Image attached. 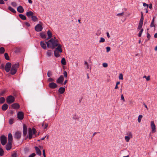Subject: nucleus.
Instances as JSON below:
<instances>
[{"mask_svg": "<svg viewBox=\"0 0 157 157\" xmlns=\"http://www.w3.org/2000/svg\"><path fill=\"white\" fill-rule=\"evenodd\" d=\"M13 122V119L12 118L10 119L9 122L10 124H12Z\"/></svg>", "mask_w": 157, "mask_h": 157, "instance_id": "864d4df0", "label": "nucleus"}, {"mask_svg": "<svg viewBox=\"0 0 157 157\" xmlns=\"http://www.w3.org/2000/svg\"><path fill=\"white\" fill-rule=\"evenodd\" d=\"M121 100H123V102H124L125 101V100L123 95V94H122L121 95Z\"/></svg>", "mask_w": 157, "mask_h": 157, "instance_id": "774afa93", "label": "nucleus"}, {"mask_svg": "<svg viewBox=\"0 0 157 157\" xmlns=\"http://www.w3.org/2000/svg\"><path fill=\"white\" fill-rule=\"evenodd\" d=\"M11 5L13 7H16L17 6V4L15 2H12L11 3Z\"/></svg>", "mask_w": 157, "mask_h": 157, "instance_id": "49530a36", "label": "nucleus"}, {"mask_svg": "<svg viewBox=\"0 0 157 157\" xmlns=\"http://www.w3.org/2000/svg\"><path fill=\"white\" fill-rule=\"evenodd\" d=\"M101 33V31H100V30H98L97 31V33H96V34L97 35V36H99Z\"/></svg>", "mask_w": 157, "mask_h": 157, "instance_id": "69168bd1", "label": "nucleus"}, {"mask_svg": "<svg viewBox=\"0 0 157 157\" xmlns=\"http://www.w3.org/2000/svg\"><path fill=\"white\" fill-rule=\"evenodd\" d=\"M27 127L25 124H24L23 125V134L24 136H25L27 133Z\"/></svg>", "mask_w": 157, "mask_h": 157, "instance_id": "ddd939ff", "label": "nucleus"}, {"mask_svg": "<svg viewBox=\"0 0 157 157\" xmlns=\"http://www.w3.org/2000/svg\"><path fill=\"white\" fill-rule=\"evenodd\" d=\"M151 126L152 129V132L153 133L155 132H156V126L153 121H151Z\"/></svg>", "mask_w": 157, "mask_h": 157, "instance_id": "6e6552de", "label": "nucleus"}, {"mask_svg": "<svg viewBox=\"0 0 157 157\" xmlns=\"http://www.w3.org/2000/svg\"><path fill=\"white\" fill-rule=\"evenodd\" d=\"M48 82H53L54 81V80L53 78H50L48 79Z\"/></svg>", "mask_w": 157, "mask_h": 157, "instance_id": "603ef678", "label": "nucleus"}, {"mask_svg": "<svg viewBox=\"0 0 157 157\" xmlns=\"http://www.w3.org/2000/svg\"><path fill=\"white\" fill-rule=\"evenodd\" d=\"M124 14V12H122L121 13H118L117 15L118 16H122Z\"/></svg>", "mask_w": 157, "mask_h": 157, "instance_id": "680f3d73", "label": "nucleus"}, {"mask_svg": "<svg viewBox=\"0 0 157 157\" xmlns=\"http://www.w3.org/2000/svg\"><path fill=\"white\" fill-rule=\"evenodd\" d=\"M143 23H139V25L137 28V29H141V28L142 27L143 25Z\"/></svg>", "mask_w": 157, "mask_h": 157, "instance_id": "a19ab883", "label": "nucleus"}, {"mask_svg": "<svg viewBox=\"0 0 157 157\" xmlns=\"http://www.w3.org/2000/svg\"><path fill=\"white\" fill-rule=\"evenodd\" d=\"M144 19V17H143V14L142 13L141 17L140 20L139 22L143 23Z\"/></svg>", "mask_w": 157, "mask_h": 157, "instance_id": "c03bdc74", "label": "nucleus"}, {"mask_svg": "<svg viewBox=\"0 0 157 157\" xmlns=\"http://www.w3.org/2000/svg\"><path fill=\"white\" fill-rule=\"evenodd\" d=\"M32 130L33 134V138L36 137L37 136H38L39 135V133H38V134L37 135H36V133H37V131H36V129L35 128H33L32 129Z\"/></svg>", "mask_w": 157, "mask_h": 157, "instance_id": "393cba45", "label": "nucleus"}, {"mask_svg": "<svg viewBox=\"0 0 157 157\" xmlns=\"http://www.w3.org/2000/svg\"><path fill=\"white\" fill-rule=\"evenodd\" d=\"M33 14L34 13H33V12L31 11L27 12L26 13L27 16L29 18L32 17V16L33 15Z\"/></svg>", "mask_w": 157, "mask_h": 157, "instance_id": "6ab92c4d", "label": "nucleus"}, {"mask_svg": "<svg viewBox=\"0 0 157 157\" xmlns=\"http://www.w3.org/2000/svg\"><path fill=\"white\" fill-rule=\"evenodd\" d=\"M106 49L107 52H108L110 50L111 48L110 47H106Z\"/></svg>", "mask_w": 157, "mask_h": 157, "instance_id": "e2e57ef3", "label": "nucleus"}, {"mask_svg": "<svg viewBox=\"0 0 157 157\" xmlns=\"http://www.w3.org/2000/svg\"><path fill=\"white\" fill-rule=\"evenodd\" d=\"M19 63H15L13 64L11 67L17 70V69L19 67Z\"/></svg>", "mask_w": 157, "mask_h": 157, "instance_id": "a878e982", "label": "nucleus"}, {"mask_svg": "<svg viewBox=\"0 0 157 157\" xmlns=\"http://www.w3.org/2000/svg\"><path fill=\"white\" fill-rule=\"evenodd\" d=\"M8 108V105L6 104H4L2 106V109L3 111L6 110Z\"/></svg>", "mask_w": 157, "mask_h": 157, "instance_id": "4be33fe9", "label": "nucleus"}, {"mask_svg": "<svg viewBox=\"0 0 157 157\" xmlns=\"http://www.w3.org/2000/svg\"><path fill=\"white\" fill-rule=\"evenodd\" d=\"M11 63H10L8 62L7 63L5 66V70L7 72H9L10 69L11 68Z\"/></svg>", "mask_w": 157, "mask_h": 157, "instance_id": "423d86ee", "label": "nucleus"}, {"mask_svg": "<svg viewBox=\"0 0 157 157\" xmlns=\"http://www.w3.org/2000/svg\"><path fill=\"white\" fill-rule=\"evenodd\" d=\"M143 117V116L142 115H140L139 116L138 119V121L139 123L140 122L141 119L142 117Z\"/></svg>", "mask_w": 157, "mask_h": 157, "instance_id": "37998d69", "label": "nucleus"}, {"mask_svg": "<svg viewBox=\"0 0 157 157\" xmlns=\"http://www.w3.org/2000/svg\"><path fill=\"white\" fill-rule=\"evenodd\" d=\"M105 39L103 37H101L100 38V40H99V42L100 43H103V42H105Z\"/></svg>", "mask_w": 157, "mask_h": 157, "instance_id": "09e8293b", "label": "nucleus"}, {"mask_svg": "<svg viewBox=\"0 0 157 157\" xmlns=\"http://www.w3.org/2000/svg\"><path fill=\"white\" fill-rule=\"evenodd\" d=\"M48 76L49 77H50L52 76V73L51 71H48L47 73Z\"/></svg>", "mask_w": 157, "mask_h": 157, "instance_id": "8fccbe9b", "label": "nucleus"}, {"mask_svg": "<svg viewBox=\"0 0 157 157\" xmlns=\"http://www.w3.org/2000/svg\"><path fill=\"white\" fill-rule=\"evenodd\" d=\"M48 48L54 49L58 45L59 41L57 39L51 38L48 41L46 42Z\"/></svg>", "mask_w": 157, "mask_h": 157, "instance_id": "f257e3e1", "label": "nucleus"}, {"mask_svg": "<svg viewBox=\"0 0 157 157\" xmlns=\"http://www.w3.org/2000/svg\"><path fill=\"white\" fill-rule=\"evenodd\" d=\"M8 10L13 13H16V11L10 6L8 7Z\"/></svg>", "mask_w": 157, "mask_h": 157, "instance_id": "c756f323", "label": "nucleus"}, {"mask_svg": "<svg viewBox=\"0 0 157 157\" xmlns=\"http://www.w3.org/2000/svg\"><path fill=\"white\" fill-rule=\"evenodd\" d=\"M48 86L50 88L54 89L57 87V85L54 82H52L49 84Z\"/></svg>", "mask_w": 157, "mask_h": 157, "instance_id": "1a4fd4ad", "label": "nucleus"}, {"mask_svg": "<svg viewBox=\"0 0 157 157\" xmlns=\"http://www.w3.org/2000/svg\"><path fill=\"white\" fill-rule=\"evenodd\" d=\"M17 153L15 151H13L11 155V157H17Z\"/></svg>", "mask_w": 157, "mask_h": 157, "instance_id": "4c0bfd02", "label": "nucleus"}, {"mask_svg": "<svg viewBox=\"0 0 157 157\" xmlns=\"http://www.w3.org/2000/svg\"><path fill=\"white\" fill-rule=\"evenodd\" d=\"M43 27L42 25L40 24H38L35 27V30L38 32L41 31Z\"/></svg>", "mask_w": 157, "mask_h": 157, "instance_id": "39448f33", "label": "nucleus"}, {"mask_svg": "<svg viewBox=\"0 0 157 157\" xmlns=\"http://www.w3.org/2000/svg\"><path fill=\"white\" fill-rule=\"evenodd\" d=\"M19 16L20 18H21V19L23 20H25L26 19V17L25 16L23 15V14H19Z\"/></svg>", "mask_w": 157, "mask_h": 157, "instance_id": "cd10ccee", "label": "nucleus"}, {"mask_svg": "<svg viewBox=\"0 0 157 157\" xmlns=\"http://www.w3.org/2000/svg\"><path fill=\"white\" fill-rule=\"evenodd\" d=\"M127 135H128L127 136H128L130 138H132V132H128L127 133Z\"/></svg>", "mask_w": 157, "mask_h": 157, "instance_id": "79ce46f5", "label": "nucleus"}, {"mask_svg": "<svg viewBox=\"0 0 157 157\" xmlns=\"http://www.w3.org/2000/svg\"><path fill=\"white\" fill-rule=\"evenodd\" d=\"M12 143L8 142V143L6 146V148L7 151L10 150L12 148Z\"/></svg>", "mask_w": 157, "mask_h": 157, "instance_id": "9d476101", "label": "nucleus"}, {"mask_svg": "<svg viewBox=\"0 0 157 157\" xmlns=\"http://www.w3.org/2000/svg\"><path fill=\"white\" fill-rule=\"evenodd\" d=\"M143 31V29H141V30L140 31V32L138 34V36L139 37H140L141 36V35H142V33Z\"/></svg>", "mask_w": 157, "mask_h": 157, "instance_id": "de8ad7c7", "label": "nucleus"}, {"mask_svg": "<svg viewBox=\"0 0 157 157\" xmlns=\"http://www.w3.org/2000/svg\"><path fill=\"white\" fill-rule=\"evenodd\" d=\"M17 117L20 120H22L24 117V115L23 112H19L17 114Z\"/></svg>", "mask_w": 157, "mask_h": 157, "instance_id": "0eeeda50", "label": "nucleus"}, {"mask_svg": "<svg viewBox=\"0 0 157 157\" xmlns=\"http://www.w3.org/2000/svg\"><path fill=\"white\" fill-rule=\"evenodd\" d=\"M8 142L12 143L13 137L11 133L9 134L8 137Z\"/></svg>", "mask_w": 157, "mask_h": 157, "instance_id": "412c9836", "label": "nucleus"}, {"mask_svg": "<svg viewBox=\"0 0 157 157\" xmlns=\"http://www.w3.org/2000/svg\"><path fill=\"white\" fill-rule=\"evenodd\" d=\"M47 55L48 56H50L52 55V53L50 51H48L47 52Z\"/></svg>", "mask_w": 157, "mask_h": 157, "instance_id": "052dcab7", "label": "nucleus"}, {"mask_svg": "<svg viewBox=\"0 0 157 157\" xmlns=\"http://www.w3.org/2000/svg\"><path fill=\"white\" fill-rule=\"evenodd\" d=\"M5 98L3 97L0 98V104L4 103L5 101Z\"/></svg>", "mask_w": 157, "mask_h": 157, "instance_id": "c9c22d12", "label": "nucleus"}, {"mask_svg": "<svg viewBox=\"0 0 157 157\" xmlns=\"http://www.w3.org/2000/svg\"><path fill=\"white\" fill-rule=\"evenodd\" d=\"M21 132L20 131H17L15 133L14 135V137L17 139L19 140L21 138Z\"/></svg>", "mask_w": 157, "mask_h": 157, "instance_id": "20e7f679", "label": "nucleus"}, {"mask_svg": "<svg viewBox=\"0 0 157 157\" xmlns=\"http://www.w3.org/2000/svg\"><path fill=\"white\" fill-rule=\"evenodd\" d=\"M7 102L9 104L13 102L14 101V98L12 95H10L6 98Z\"/></svg>", "mask_w": 157, "mask_h": 157, "instance_id": "7ed1b4c3", "label": "nucleus"}, {"mask_svg": "<svg viewBox=\"0 0 157 157\" xmlns=\"http://www.w3.org/2000/svg\"><path fill=\"white\" fill-rule=\"evenodd\" d=\"M4 151L3 149L1 147H0V155L1 156H3L4 155Z\"/></svg>", "mask_w": 157, "mask_h": 157, "instance_id": "ea45409f", "label": "nucleus"}, {"mask_svg": "<svg viewBox=\"0 0 157 157\" xmlns=\"http://www.w3.org/2000/svg\"><path fill=\"white\" fill-rule=\"evenodd\" d=\"M46 42H45L44 41H42L40 42V45L44 49H46Z\"/></svg>", "mask_w": 157, "mask_h": 157, "instance_id": "2eb2a0df", "label": "nucleus"}, {"mask_svg": "<svg viewBox=\"0 0 157 157\" xmlns=\"http://www.w3.org/2000/svg\"><path fill=\"white\" fill-rule=\"evenodd\" d=\"M61 63L63 65H66V62L65 58H62L61 61Z\"/></svg>", "mask_w": 157, "mask_h": 157, "instance_id": "2f4dec72", "label": "nucleus"}, {"mask_svg": "<svg viewBox=\"0 0 157 157\" xmlns=\"http://www.w3.org/2000/svg\"><path fill=\"white\" fill-rule=\"evenodd\" d=\"M6 92L5 90H3L0 93V95L1 96H3V94Z\"/></svg>", "mask_w": 157, "mask_h": 157, "instance_id": "4d7b16f0", "label": "nucleus"}, {"mask_svg": "<svg viewBox=\"0 0 157 157\" xmlns=\"http://www.w3.org/2000/svg\"><path fill=\"white\" fill-rule=\"evenodd\" d=\"M154 19H155V17H153V19L152 20V21L151 22V23L150 25V27H155V25H154Z\"/></svg>", "mask_w": 157, "mask_h": 157, "instance_id": "f704fd0d", "label": "nucleus"}, {"mask_svg": "<svg viewBox=\"0 0 157 157\" xmlns=\"http://www.w3.org/2000/svg\"><path fill=\"white\" fill-rule=\"evenodd\" d=\"M5 51V49L4 47H1L0 48V53L3 54Z\"/></svg>", "mask_w": 157, "mask_h": 157, "instance_id": "e433bc0d", "label": "nucleus"}, {"mask_svg": "<svg viewBox=\"0 0 157 157\" xmlns=\"http://www.w3.org/2000/svg\"><path fill=\"white\" fill-rule=\"evenodd\" d=\"M14 52L15 53H18L20 52V49L19 48H16Z\"/></svg>", "mask_w": 157, "mask_h": 157, "instance_id": "6e6d98bb", "label": "nucleus"}, {"mask_svg": "<svg viewBox=\"0 0 157 157\" xmlns=\"http://www.w3.org/2000/svg\"><path fill=\"white\" fill-rule=\"evenodd\" d=\"M64 80V78L63 75H61L57 79L56 82L59 84H62Z\"/></svg>", "mask_w": 157, "mask_h": 157, "instance_id": "9b49d317", "label": "nucleus"}, {"mask_svg": "<svg viewBox=\"0 0 157 157\" xmlns=\"http://www.w3.org/2000/svg\"><path fill=\"white\" fill-rule=\"evenodd\" d=\"M143 5L144 6H146L147 8H148L149 7V5L148 4H147L145 3H143Z\"/></svg>", "mask_w": 157, "mask_h": 157, "instance_id": "0e129e2a", "label": "nucleus"}, {"mask_svg": "<svg viewBox=\"0 0 157 157\" xmlns=\"http://www.w3.org/2000/svg\"><path fill=\"white\" fill-rule=\"evenodd\" d=\"M58 91L60 94H63L65 91V88L64 87H60L59 88Z\"/></svg>", "mask_w": 157, "mask_h": 157, "instance_id": "5701e85b", "label": "nucleus"}, {"mask_svg": "<svg viewBox=\"0 0 157 157\" xmlns=\"http://www.w3.org/2000/svg\"><path fill=\"white\" fill-rule=\"evenodd\" d=\"M19 63H15L13 64L11 67L17 70V69L19 67Z\"/></svg>", "mask_w": 157, "mask_h": 157, "instance_id": "bb28decb", "label": "nucleus"}, {"mask_svg": "<svg viewBox=\"0 0 157 157\" xmlns=\"http://www.w3.org/2000/svg\"><path fill=\"white\" fill-rule=\"evenodd\" d=\"M102 66L104 67H108V64L106 63H103L102 64Z\"/></svg>", "mask_w": 157, "mask_h": 157, "instance_id": "13d9d810", "label": "nucleus"}, {"mask_svg": "<svg viewBox=\"0 0 157 157\" xmlns=\"http://www.w3.org/2000/svg\"><path fill=\"white\" fill-rule=\"evenodd\" d=\"M63 74L65 77L67 78V73L66 71H64L63 72Z\"/></svg>", "mask_w": 157, "mask_h": 157, "instance_id": "5fc2aeb1", "label": "nucleus"}, {"mask_svg": "<svg viewBox=\"0 0 157 157\" xmlns=\"http://www.w3.org/2000/svg\"><path fill=\"white\" fill-rule=\"evenodd\" d=\"M4 56L5 59L7 60H9L10 59L8 56V54L7 53H6L4 54Z\"/></svg>", "mask_w": 157, "mask_h": 157, "instance_id": "58836bf2", "label": "nucleus"}, {"mask_svg": "<svg viewBox=\"0 0 157 157\" xmlns=\"http://www.w3.org/2000/svg\"><path fill=\"white\" fill-rule=\"evenodd\" d=\"M54 54L55 56L56 57H58L59 56V54L58 51H55L54 52Z\"/></svg>", "mask_w": 157, "mask_h": 157, "instance_id": "72a5a7b5", "label": "nucleus"}, {"mask_svg": "<svg viewBox=\"0 0 157 157\" xmlns=\"http://www.w3.org/2000/svg\"><path fill=\"white\" fill-rule=\"evenodd\" d=\"M36 155V154L33 153L30 155L28 157H34Z\"/></svg>", "mask_w": 157, "mask_h": 157, "instance_id": "bf43d9fd", "label": "nucleus"}, {"mask_svg": "<svg viewBox=\"0 0 157 157\" xmlns=\"http://www.w3.org/2000/svg\"><path fill=\"white\" fill-rule=\"evenodd\" d=\"M11 106L12 108L15 109H18L20 107L19 104L16 103L13 104L11 105Z\"/></svg>", "mask_w": 157, "mask_h": 157, "instance_id": "f3484780", "label": "nucleus"}, {"mask_svg": "<svg viewBox=\"0 0 157 157\" xmlns=\"http://www.w3.org/2000/svg\"><path fill=\"white\" fill-rule=\"evenodd\" d=\"M33 21L35 22L38 21V18L35 16H33V15L31 17Z\"/></svg>", "mask_w": 157, "mask_h": 157, "instance_id": "473e14b6", "label": "nucleus"}, {"mask_svg": "<svg viewBox=\"0 0 157 157\" xmlns=\"http://www.w3.org/2000/svg\"><path fill=\"white\" fill-rule=\"evenodd\" d=\"M147 37L148 38V40L151 37V35L150 34H149L148 33H147Z\"/></svg>", "mask_w": 157, "mask_h": 157, "instance_id": "338daca9", "label": "nucleus"}, {"mask_svg": "<svg viewBox=\"0 0 157 157\" xmlns=\"http://www.w3.org/2000/svg\"><path fill=\"white\" fill-rule=\"evenodd\" d=\"M40 37L42 38L45 39L46 40V38H47V36L45 33H44V32L41 33H40Z\"/></svg>", "mask_w": 157, "mask_h": 157, "instance_id": "b1692460", "label": "nucleus"}, {"mask_svg": "<svg viewBox=\"0 0 157 157\" xmlns=\"http://www.w3.org/2000/svg\"><path fill=\"white\" fill-rule=\"evenodd\" d=\"M47 34L48 36V37L46 38V40H48L52 37V33L50 30H48L47 32Z\"/></svg>", "mask_w": 157, "mask_h": 157, "instance_id": "aec40b11", "label": "nucleus"}, {"mask_svg": "<svg viewBox=\"0 0 157 157\" xmlns=\"http://www.w3.org/2000/svg\"><path fill=\"white\" fill-rule=\"evenodd\" d=\"M57 47L56 48L55 51L59 52H62L63 50L61 48L62 46L60 44L58 43V45L57 46Z\"/></svg>", "mask_w": 157, "mask_h": 157, "instance_id": "4468645a", "label": "nucleus"}, {"mask_svg": "<svg viewBox=\"0 0 157 157\" xmlns=\"http://www.w3.org/2000/svg\"><path fill=\"white\" fill-rule=\"evenodd\" d=\"M130 138L128 136H125V139L127 142H128L129 141Z\"/></svg>", "mask_w": 157, "mask_h": 157, "instance_id": "a18cd8bd", "label": "nucleus"}, {"mask_svg": "<svg viewBox=\"0 0 157 157\" xmlns=\"http://www.w3.org/2000/svg\"><path fill=\"white\" fill-rule=\"evenodd\" d=\"M0 141L1 144L4 146L5 145L7 142L6 137L4 135H2L0 136Z\"/></svg>", "mask_w": 157, "mask_h": 157, "instance_id": "f03ea898", "label": "nucleus"}, {"mask_svg": "<svg viewBox=\"0 0 157 157\" xmlns=\"http://www.w3.org/2000/svg\"><path fill=\"white\" fill-rule=\"evenodd\" d=\"M28 133L29 136L28 138L29 140L31 139L33 137V134L32 130L31 128H29L28 129Z\"/></svg>", "mask_w": 157, "mask_h": 157, "instance_id": "f8f14e48", "label": "nucleus"}, {"mask_svg": "<svg viewBox=\"0 0 157 157\" xmlns=\"http://www.w3.org/2000/svg\"><path fill=\"white\" fill-rule=\"evenodd\" d=\"M35 148L36 151V154L40 156L41 155V152L39 148L37 147H35Z\"/></svg>", "mask_w": 157, "mask_h": 157, "instance_id": "a211bd4d", "label": "nucleus"}, {"mask_svg": "<svg viewBox=\"0 0 157 157\" xmlns=\"http://www.w3.org/2000/svg\"><path fill=\"white\" fill-rule=\"evenodd\" d=\"M48 123H45L44 122H43L42 124V127L44 129L48 127Z\"/></svg>", "mask_w": 157, "mask_h": 157, "instance_id": "7c9ffc66", "label": "nucleus"}, {"mask_svg": "<svg viewBox=\"0 0 157 157\" xmlns=\"http://www.w3.org/2000/svg\"><path fill=\"white\" fill-rule=\"evenodd\" d=\"M119 78L120 80H123V75L122 74H119Z\"/></svg>", "mask_w": 157, "mask_h": 157, "instance_id": "3c124183", "label": "nucleus"}, {"mask_svg": "<svg viewBox=\"0 0 157 157\" xmlns=\"http://www.w3.org/2000/svg\"><path fill=\"white\" fill-rule=\"evenodd\" d=\"M17 11L20 13H22L24 11V9L21 6H19L17 8Z\"/></svg>", "mask_w": 157, "mask_h": 157, "instance_id": "dca6fc26", "label": "nucleus"}, {"mask_svg": "<svg viewBox=\"0 0 157 157\" xmlns=\"http://www.w3.org/2000/svg\"><path fill=\"white\" fill-rule=\"evenodd\" d=\"M17 71V70H16L14 68H13L11 67L10 73L11 75H14L16 73Z\"/></svg>", "mask_w": 157, "mask_h": 157, "instance_id": "c85d7f7f", "label": "nucleus"}]
</instances>
